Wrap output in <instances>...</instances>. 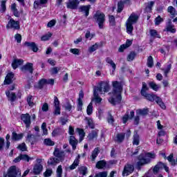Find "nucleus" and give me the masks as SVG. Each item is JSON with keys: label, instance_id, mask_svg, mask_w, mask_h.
I'll return each instance as SVG.
<instances>
[{"label": "nucleus", "instance_id": "obj_42", "mask_svg": "<svg viewBox=\"0 0 177 177\" xmlns=\"http://www.w3.org/2000/svg\"><path fill=\"white\" fill-rule=\"evenodd\" d=\"M167 160L169 162H170L171 165H176V160L174 159V154L171 153L167 158Z\"/></svg>", "mask_w": 177, "mask_h": 177}, {"label": "nucleus", "instance_id": "obj_21", "mask_svg": "<svg viewBox=\"0 0 177 177\" xmlns=\"http://www.w3.org/2000/svg\"><path fill=\"white\" fill-rule=\"evenodd\" d=\"M99 133V130H93L88 136V140H93V139H96L97 138V133Z\"/></svg>", "mask_w": 177, "mask_h": 177}, {"label": "nucleus", "instance_id": "obj_63", "mask_svg": "<svg viewBox=\"0 0 177 177\" xmlns=\"http://www.w3.org/2000/svg\"><path fill=\"white\" fill-rule=\"evenodd\" d=\"M95 37V34H91V32L89 30H87L86 32L85 38L86 39H92Z\"/></svg>", "mask_w": 177, "mask_h": 177}, {"label": "nucleus", "instance_id": "obj_18", "mask_svg": "<svg viewBox=\"0 0 177 177\" xmlns=\"http://www.w3.org/2000/svg\"><path fill=\"white\" fill-rule=\"evenodd\" d=\"M43 166L42 165L38 163L36 164L33 168V172L35 175H39L42 172Z\"/></svg>", "mask_w": 177, "mask_h": 177}, {"label": "nucleus", "instance_id": "obj_49", "mask_svg": "<svg viewBox=\"0 0 177 177\" xmlns=\"http://www.w3.org/2000/svg\"><path fill=\"white\" fill-rule=\"evenodd\" d=\"M78 164H80V160H78V159H75L73 163L69 167L70 169H75V168L78 167Z\"/></svg>", "mask_w": 177, "mask_h": 177}, {"label": "nucleus", "instance_id": "obj_6", "mask_svg": "<svg viewBox=\"0 0 177 177\" xmlns=\"http://www.w3.org/2000/svg\"><path fill=\"white\" fill-rule=\"evenodd\" d=\"M94 91L100 92L101 93H103V92L105 93V92H109V91H110V84L107 82H102L100 84L99 87H95Z\"/></svg>", "mask_w": 177, "mask_h": 177}, {"label": "nucleus", "instance_id": "obj_20", "mask_svg": "<svg viewBox=\"0 0 177 177\" xmlns=\"http://www.w3.org/2000/svg\"><path fill=\"white\" fill-rule=\"evenodd\" d=\"M140 142V138L139 137V134H138V131H134V135L133 137V145L136 146H139V143Z\"/></svg>", "mask_w": 177, "mask_h": 177}, {"label": "nucleus", "instance_id": "obj_30", "mask_svg": "<svg viewBox=\"0 0 177 177\" xmlns=\"http://www.w3.org/2000/svg\"><path fill=\"white\" fill-rule=\"evenodd\" d=\"M106 160H100L96 163V168L98 169H103L106 167Z\"/></svg>", "mask_w": 177, "mask_h": 177}, {"label": "nucleus", "instance_id": "obj_54", "mask_svg": "<svg viewBox=\"0 0 177 177\" xmlns=\"http://www.w3.org/2000/svg\"><path fill=\"white\" fill-rule=\"evenodd\" d=\"M171 68H172V65L169 64L166 69H162L164 71V75L168 77V73L171 71Z\"/></svg>", "mask_w": 177, "mask_h": 177}, {"label": "nucleus", "instance_id": "obj_33", "mask_svg": "<svg viewBox=\"0 0 177 177\" xmlns=\"http://www.w3.org/2000/svg\"><path fill=\"white\" fill-rule=\"evenodd\" d=\"M124 139H125V134H124L123 133L117 134L116 142H118V143H121L124 141Z\"/></svg>", "mask_w": 177, "mask_h": 177}, {"label": "nucleus", "instance_id": "obj_46", "mask_svg": "<svg viewBox=\"0 0 177 177\" xmlns=\"http://www.w3.org/2000/svg\"><path fill=\"white\" fill-rule=\"evenodd\" d=\"M146 91H149V87H147V84H146V82H142V88L141 90V95H146Z\"/></svg>", "mask_w": 177, "mask_h": 177}, {"label": "nucleus", "instance_id": "obj_51", "mask_svg": "<svg viewBox=\"0 0 177 177\" xmlns=\"http://www.w3.org/2000/svg\"><path fill=\"white\" fill-rule=\"evenodd\" d=\"M27 102H28V104H29V106L30 107H32V106H34V98L32 97V95H29L28 97Z\"/></svg>", "mask_w": 177, "mask_h": 177}, {"label": "nucleus", "instance_id": "obj_50", "mask_svg": "<svg viewBox=\"0 0 177 177\" xmlns=\"http://www.w3.org/2000/svg\"><path fill=\"white\" fill-rule=\"evenodd\" d=\"M45 85H47L46 79H41L40 81H39V89H42Z\"/></svg>", "mask_w": 177, "mask_h": 177}, {"label": "nucleus", "instance_id": "obj_34", "mask_svg": "<svg viewBox=\"0 0 177 177\" xmlns=\"http://www.w3.org/2000/svg\"><path fill=\"white\" fill-rule=\"evenodd\" d=\"M23 138V134H17L16 132L12 133V140H20V139Z\"/></svg>", "mask_w": 177, "mask_h": 177}, {"label": "nucleus", "instance_id": "obj_44", "mask_svg": "<svg viewBox=\"0 0 177 177\" xmlns=\"http://www.w3.org/2000/svg\"><path fill=\"white\" fill-rule=\"evenodd\" d=\"M137 113L139 114L140 115H147V114H149V109H139L137 111Z\"/></svg>", "mask_w": 177, "mask_h": 177}, {"label": "nucleus", "instance_id": "obj_64", "mask_svg": "<svg viewBox=\"0 0 177 177\" xmlns=\"http://www.w3.org/2000/svg\"><path fill=\"white\" fill-rule=\"evenodd\" d=\"M95 177H107V171H102L95 174Z\"/></svg>", "mask_w": 177, "mask_h": 177}, {"label": "nucleus", "instance_id": "obj_53", "mask_svg": "<svg viewBox=\"0 0 177 177\" xmlns=\"http://www.w3.org/2000/svg\"><path fill=\"white\" fill-rule=\"evenodd\" d=\"M86 111H87L88 115H91V114H92V112L93 111V106L92 102H91V103L88 105Z\"/></svg>", "mask_w": 177, "mask_h": 177}, {"label": "nucleus", "instance_id": "obj_56", "mask_svg": "<svg viewBox=\"0 0 177 177\" xmlns=\"http://www.w3.org/2000/svg\"><path fill=\"white\" fill-rule=\"evenodd\" d=\"M17 149L21 150V151H27V146H26V143H21L17 147Z\"/></svg>", "mask_w": 177, "mask_h": 177}, {"label": "nucleus", "instance_id": "obj_48", "mask_svg": "<svg viewBox=\"0 0 177 177\" xmlns=\"http://www.w3.org/2000/svg\"><path fill=\"white\" fill-rule=\"evenodd\" d=\"M76 131H77V132L80 136V140H82L84 139V138L85 137V132L84 131V129L77 128Z\"/></svg>", "mask_w": 177, "mask_h": 177}, {"label": "nucleus", "instance_id": "obj_14", "mask_svg": "<svg viewBox=\"0 0 177 177\" xmlns=\"http://www.w3.org/2000/svg\"><path fill=\"white\" fill-rule=\"evenodd\" d=\"M138 20H139V16L138 15L135 14V12H133L129 19H127V22L131 23V24H135L138 23Z\"/></svg>", "mask_w": 177, "mask_h": 177}, {"label": "nucleus", "instance_id": "obj_10", "mask_svg": "<svg viewBox=\"0 0 177 177\" xmlns=\"http://www.w3.org/2000/svg\"><path fill=\"white\" fill-rule=\"evenodd\" d=\"M80 5V1L78 0H69L66 3V8L68 9H78V6Z\"/></svg>", "mask_w": 177, "mask_h": 177}, {"label": "nucleus", "instance_id": "obj_1", "mask_svg": "<svg viewBox=\"0 0 177 177\" xmlns=\"http://www.w3.org/2000/svg\"><path fill=\"white\" fill-rule=\"evenodd\" d=\"M112 85L113 96L109 99V102L111 104H113V106H115V104H120L122 99L121 96V93H122V84L118 81H114L112 82Z\"/></svg>", "mask_w": 177, "mask_h": 177}, {"label": "nucleus", "instance_id": "obj_26", "mask_svg": "<svg viewBox=\"0 0 177 177\" xmlns=\"http://www.w3.org/2000/svg\"><path fill=\"white\" fill-rule=\"evenodd\" d=\"M35 135L31 134L30 132L28 133L26 140L31 143V145H34V142H35Z\"/></svg>", "mask_w": 177, "mask_h": 177}, {"label": "nucleus", "instance_id": "obj_15", "mask_svg": "<svg viewBox=\"0 0 177 177\" xmlns=\"http://www.w3.org/2000/svg\"><path fill=\"white\" fill-rule=\"evenodd\" d=\"M25 46H28V48H30L33 52H38V46L35 44V42H30V41H26L24 43Z\"/></svg>", "mask_w": 177, "mask_h": 177}, {"label": "nucleus", "instance_id": "obj_24", "mask_svg": "<svg viewBox=\"0 0 177 177\" xmlns=\"http://www.w3.org/2000/svg\"><path fill=\"white\" fill-rule=\"evenodd\" d=\"M6 95L7 97H8V100H10V102H15V100H16V93H10V91H6Z\"/></svg>", "mask_w": 177, "mask_h": 177}, {"label": "nucleus", "instance_id": "obj_25", "mask_svg": "<svg viewBox=\"0 0 177 177\" xmlns=\"http://www.w3.org/2000/svg\"><path fill=\"white\" fill-rule=\"evenodd\" d=\"M53 154L55 157H57V158L62 159L64 157V151H59V149H55Z\"/></svg>", "mask_w": 177, "mask_h": 177}, {"label": "nucleus", "instance_id": "obj_52", "mask_svg": "<svg viewBox=\"0 0 177 177\" xmlns=\"http://www.w3.org/2000/svg\"><path fill=\"white\" fill-rule=\"evenodd\" d=\"M44 145L46 146H55V142L49 138H46L44 141Z\"/></svg>", "mask_w": 177, "mask_h": 177}, {"label": "nucleus", "instance_id": "obj_60", "mask_svg": "<svg viewBox=\"0 0 177 177\" xmlns=\"http://www.w3.org/2000/svg\"><path fill=\"white\" fill-rule=\"evenodd\" d=\"M6 11V1L4 0L1 1L0 12H3Z\"/></svg>", "mask_w": 177, "mask_h": 177}, {"label": "nucleus", "instance_id": "obj_17", "mask_svg": "<svg viewBox=\"0 0 177 177\" xmlns=\"http://www.w3.org/2000/svg\"><path fill=\"white\" fill-rule=\"evenodd\" d=\"M24 63V61L21 59H15L12 62V67L14 70H16L19 66H21Z\"/></svg>", "mask_w": 177, "mask_h": 177}, {"label": "nucleus", "instance_id": "obj_7", "mask_svg": "<svg viewBox=\"0 0 177 177\" xmlns=\"http://www.w3.org/2000/svg\"><path fill=\"white\" fill-rule=\"evenodd\" d=\"M54 115H60V102L57 96L54 97Z\"/></svg>", "mask_w": 177, "mask_h": 177}, {"label": "nucleus", "instance_id": "obj_8", "mask_svg": "<svg viewBox=\"0 0 177 177\" xmlns=\"http://www.w3.org/2000/svg\"><path fill=\"white\" fill-rule=\"evenodd\" d=\"M135 170V167L132 165H126L124 167L122 172V176H128L130 174H132Z\"/></svg>", "mask_w": 177, "mask_h": 177}, {"label": "nucleus", "instance_id": "obj_62", "mask_svg": "<svg viewBox=\"0 0 177 177\" xmlns=\"http://www.w3.org/2000/svg\"><path fill=\"white\" fill-rule=\"evenodd\" d=\"M153 6H154V1L148 2V5L146 7L147 10H148L149 12L151 11Z\"/></svg>", "mask_w": 177, "mask_h": 177}, {"label": "nucleus", "instance_id": "obj_27", "mask_svg": "<svg viewBox=\"0 0 177 177\" xmlns=\"http://www.w3.org/2000/svg\"><path fill=\"white\" fill-rule=\"evenodd\" d=\"M82 12H84L86 17L89 16V9H91V6H83L80 7Z\"/></svg>", "mask_w": 177, "mask_h": 177}, {"label": "nucleus", "instance_id": "obj_43", "mask_svg": "<svg viewBox=\"0 0 177 177\" xmlns=\"http://www.w3.org/2000/svg\"><path fill=\"white\" fill-rule=\"evenodd\" d=\"M164 31H167V32H170L172 33H175V32H176V29H175V28H174V26L169 24L166 27V29L164 30Z\"/></svg>", "mask_w": 177, "mask_h": 177}, {"label": "nucleus", "instance_id": "obj_61", "mask_svg": "<svg viewBox=\"0 0 177 177\" xmlns=\"http://www.w3.org/2000/svg\"><path fill=\"white\" fill-rule=\"evenodd\" d=\"M109 20L111 26H115V17L114 16L110 15Z\"/></svg>", "mask_w": 177, "mask_h": 177}, {"label": "nucleus", "instance_id": "obj_3", "mask_svg": "<svg viewBox=\"0 0 177 177\" xmlns=\"http://www.w3.org/2000/svg\"><path fill=\"white\" fill-rule=\"evenodd\" d=\"M93 19L95 20L96 23H97L99 28H103L104 21H106V15H104V13L97 11L93 16Z\"/></svg>", "mask_w": 177, "mask_h": 177}, {"label": "nucleus", "instance_id": "obj_32", "mask_svg": "<svg viewBox=\"0 0 177 177\" xmlns=\"http://www.w3.org/2000/svg\"><path fill=\"white\" fill-rule=\"evenodd\" d=\"M106 62L108 63V64H110V66H112V68L113 71H115V68H117V66L115 65V63L111 59L110 57H106Z\"/></svg>", "mask_w": 177, "mask_h": 177}, {"label": "nucleus", "instance_id": "obj_11", "mask_svg": "<svg viewBox=\"0 0 177 177\" xmlns=\"http://www.w3.org/2000/svg\"><path fill=\"white\" fill-rule=\"evenodd\" d=\"M14 78L15 73L12 72L8 73L3 82L4 85H10V84H12Z\"/></svg>", "mask_w": 177, "mask_h": 177}, {"label": "nucleus", "instance_id": "obj_9", "mask_svg": "<svg viewBox=\"0 0 177 177\" xmlns=\"http://www.w3.org/2000/svg\"><path fill=\"white\" fill-rule=\"evenodd\" d=\"M21 120H22L23 122H24L26 128L30 127V125H31V116L30 115V114H22L21 115Z\"/></svg>", "mask_w": 177, "mask_h": 177}, {"label": "nucleus", "instance_id": "obj_28", "mask_svg": "<svg viewBox=\"0 0 177 177\" xmlns=\"http://www.w3.org/2000/svg\"><path fill=\"white\" fill-rule=\"evenodd\" d=\"M48 3V0H37L34 2V8L35 9H38L39 5H45V3Z\"/></svg>", "mask_w": 177, "mask_h": 177}, {"label": "nucleus", "instance_id": "obj_5", "mask_svg": "<svg viewBox=\"0 0 177 177\" xmlns=\"http://www.w3.org/2000/svg\"><path fill=\"white\" fill-rule=\"evenodd\" d=\"M10 19V21L6 25L7 30H9V28H13L14 30H19L20 28V22H19V21H15V19L10 18V17H9L8 19Z\"/></svg>", "mask_w": 177, "mask_h": 177}, {"label": "nucleus", "instance_id": "obj_22", "mask_svg": "<svg viewBox=\"0 0 177 177\" xmlns=\"http://www.w3.org/2000/svg\"><path fill=\"white\" fill-rule=\"evenodd\" d=\"M60 162V160L57 158H50L48 160V165H57Z\"/></svg>", "mask_w": 177, "mask_h": 177}, {"label": "nucleus", "instance_id": "obj_59", "mask_svg": "<svg viewBox=\"0 0 177 177\" xmlns=\"http://www.w3.org/2000/svg\"><path fill=\"white\" fill-rule=\"evenodd\" d=\"M107 121H108L109 124L114 123V117H113V115H111V113L110 112L108 113Z\"/></svg>", "mask_w": 177, "mask_h": 177}, {"label": "nucleus", "instance_id": "obj_58", "mask_svg": "<svg viewBox=\"0 0 177 177\" xmlns=\"http://www.w3.org/2000/svg\"><path fill=\"white\" fill-rule=\"evenodd\" d=\"M63 174V169L62 168V165H59L57 169V177H62Z\"/></svg>", "mask_w": 177, "mask_h": 177}, {"label": "nucleus", "instance_id": "obj_29", "mask_svg": "<svg viewBox=\"0 0 177 177\" xmlns=\"http://www.w3.org/2000/svg\"><path fill=\"white\" fill-rule=\"evenodd\" d=\"M162 167H164V163L159 162L153 168V173L158 174L160 169H162Z\"/></svg>", "mask_w": 177, "mask_h": 177}, {"label": "nucleus", "instance_id": "obj_4", "mask_svg": "<svg viewBox=\"0 0 177 177\" xmlns=\"http://www.w3.org/2000/svg\"><path fill=\"white\" fill-rule=\"evenodd\" d=\"M4 177H21V170L17 166H11Z\"/></svg>", "mask_w": 177, "mask_h": 177}, {"label": "nucleus", "instance_id": "obj_23", "mask_svg": "<svg viewBox=\"0 0 177 177\" xmlns=\"http://www.w3.org/2000/svg\"><path fill=\"white\" fill-rule=\"evenodd\" d=\"M133 24L131 22L126 21V27H127V32L130 35H132V32L133 31Z\"/></svg>", "mask_w": 177, "mask_h": 177}, {"label": "nucleus", "instance_id": "obj_41", "mask_svg": "<svg viewBox=\"0 0 177 177\" xmlns=\"http://www.w3.org/2000/svg\"><path fill=\"white\" fill-rule=\"evenodd\" d=\"M149 85L150 88L151 89H153V91H155L156 92H157V91H158V89H160V86L156 84V83L153 82H149Z\"/></svg>", "mask_w": 177, "mask_h": 177}, {"label": "nucleus", "instance_id": "obj_12", "mask_svg": "<svg viewBox=\"0 0 177 177\" xmlns=\"http://www.w3.org/2000/svg\"><path fill=\"white\" fill-rule=\"evenodd\" d=\"M32 67H33L32 63L28 62L26 65L21 67V71L23 73L29 71V73H30V74H32V71H34V69L32 68Z\"/></svg>", "mask_w": 177, "mask_h": 177}, {"label": "nucleus", "instance_id": "obj_19", "mask_svg": "<svg viewBox=\"0 0 177 177\" xmlns=\"http://www.w3.org/2000/svg\"><path fill=\"white\" fill-rule=\"evenodd\" d=\"M131 45H132V41L127 39L125 44H122L120 46L118 51L124 52V50L127 49V48H129Z\"/></svg>", "mask_w": 177, "mask_h": 177}, {"label": "nucleus", "instance_id": "obj_55", "mask_svg": "<svg viewBox=\"0 0 177 177\" xmlns=\"http://www.w3.org/2000/svg\"><path fill=\"white\" fill-rule=\"evenodd\" d=\"M162 21H164V20L162 19V18H161V17L159 15L158 16L156 19H155V26H160V24L161 23H162Z\"/></svg>", "mask_w": 177, "mask_h": 177}, {"label": "nucleus", "instance_id": "obj_38", "mask_svg": "<svg viewBox=\"0 0 177 177\" xmlns=\"http://www.w3.org/2000/svg\"><path fill=\"white\" fill-rule=\"evenodd\" d=\"M136 57V53L135 51L131 52L127 56V62H132Z\"/></svg>", "mask_w": 177, "mask_h": 177}, {"label": "nucleus", "instance_id": "obj_13", "mask_svg": "<svg viewBox=\"0 0 177 177\" xmlns=\"http://www.w3.org/2000/svg\"><path fill=\"white\" fill-rule=\"evenodd\" d=\"M82 99H84V91H80L79 93V97L77 99V109L78 110H82V106L84 105L82 102Z\"/></svg>", "mask_w": 177, "mask_h": 177}, {"label": "nucleus", "instance_id": "obj_16", "mask_svg": "<svg viewBox=\"0 0 177 177\" xmlns=\"http://www.w3.org/2000/svg\"><path fill=\"white\" fill-rule=\"evenodd\" d=\"M69 145L72 146L73 150H75L77 149V145H78V140H76L75 136H71L69 137Z\"/></svg>", "mask_w": 177, "mask_h": 177}, {"label": "nucleus", "instance_id": "obj_37", "mask_svg": "<svg viewBox=\"0 0 177 177\" xmlns=\"http://www.w3.org/2000/svg\"><path fill=\"white\" fill-rule=\"evenodd\" d=\"M97 154H99V148H95L91 154V161H95L96 157H97Z\"/></svg>", "mask_w": 177, "mask_h": 177}, {"label": "nucleus", "instance_id": "obj_35", "mask_svg": "<svg viewBox=\"0 0 177 177\" xmlns=\"http://www.w3.org/2000/svg\"><path fill=\"white\" fill-rule=\"evenodd\" d=\"M167 12L170 13L171 16H173V17L176 16V10L173 6H169L167 8Z\"/></svg>", "mask_w": 177, "mask_h": 177}, {"label": "nucleus", "instance_id": "obj_57", "mask_svg": "<svg viewBox=\"0 0 177 177\" xmlns=\"http://www.w3.org/2000/svg\"><path fill=\"white\" fill-rule=\"evenodd\" d=\"M52 174H53V171L52 169H48L44 173V177H50L52 176Z\"/></svg>", "mask_w": 177, "mask_h": 177}, {"label": "nucleus", "instance_id": "obj_31", "mask_svg": "<svg viewBox=\"0 0 177 177\" xmlns=\"http://www.w3.org/2000/svg\"><path fill=\"white\" fill-rule=\"evenodd\" d=\"M142 96H145L146 100H149V102H154L156 95L154 94H147V93H145V95H142Z\"/></svg>", "mask_w": 177, "mask_h": 177}, {"label": "nucleus", "instance_id": "obj_40", "mask_svg": "<svg viewBox=\"0 0 177 177\" xmlns=\"http://www.w3.org/2000/svg\"><path fill=\"white\" fill-rule=\"evenodd\" d=\"M147 66L148 67H149L150 68H151V67H153L154 66V62L153 61V57L151 55H150L147 58Z\"/></svg>", "mask_w": 177, "mask_h": 177}, {"label": "nucleus", "instance_id": "obj_39", "mask_svg": "<svg viewBox=\"0 0 177 177\" xmlns=\"http://www.w3.org/2000/svg\"><path fill=\"white\" fill-rule=\"evenodd\" d=\"M149 34L151 37H153V38H161V36H160V35L156 30H150Z\"/></svg>", "mask_w": 177, "mask_h": 177}, {"label": "nucleus", "instance_id": "obj_36", "mask_svg": "<svg viewBox=\"0 0 177 177\" xmlns=\"http://www.w3.org/2000/svg\"><path fill=\"white\" fill-rule=\"evenodd\" d=\"M124 3H125V1H120L118 3V12L121 13L124 10Z\"/></svg>", "mask_w": 177, "mask_h": 177}, {"label": "nucleus", "instance_id": "obj_45", "mask_svg": "<svg viewBox=\"0 0 177 177\" xmlns=\"http://www.w3.org/2000/svg\"><path fill=\"white\" fill-rule=\"evenodd\" d=\"M20 157H21V160H22V161H27V162H28L30 161V160H32V158H30V156H28V155L27 154H19Z\"/></svg>", "mask_w": 177, "mask_h": 177}, {"label": "nucleus", "instance_id": "obj_2", "mask_svg": "<svg viewBox=\"0 0 177 177\" xmlns=\"http://www.w3.org/2000/svg\"><path fill=\"white\" fill-rule=\"evenodd\" d=\"M150 158H156V154L151 153H147L146 155L140 154L138 156V161L137 162L138 169H141L143 165L149 164L150 162Z\"/></svg>", "mask_w": 177, "mask_h": 177}, {"label": "nucleus", "instance_id": "obj_47", "mask_svg": "<svg viewBox=\"0 0 177 177\" xmlns=\"http://www.w3.org/2000/svg\"><path fill=\"white\" fill-rule=\"evenodd\" d=\"M93 95L96 103H100L102 102V97H99V93L94 90Z\"/></svg>", "mask_w": 177, "mask_h": 177}]
</instances>
